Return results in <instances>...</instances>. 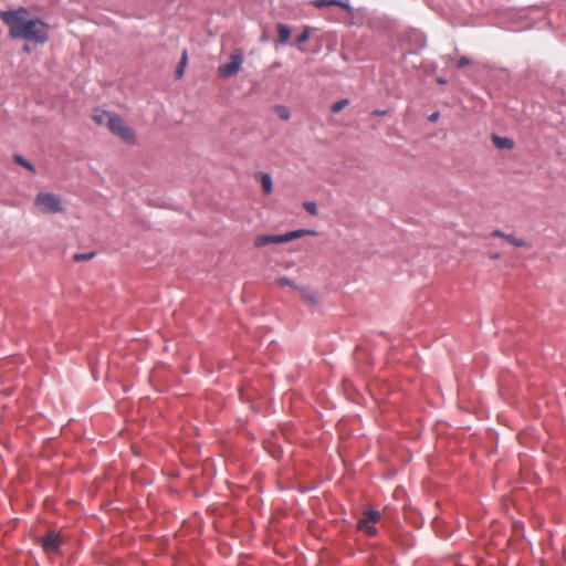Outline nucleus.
Listing matches in <instances>:
<instances>
[{
    "label": "nucleus",
    "mask_w": 566,
    "mask_h": 566,
    "mask_svg": "<svg viewBox=\"0 0 566 566\" xmlns=\"http://www.w3.org/2000/svg\"><path fill=\"white\" fill-rule=\"evenodd\" d=\"M0 19L9 28L12 39H21L34 44H44L49 40V24L31 15L27 8L0 11Z\"/></svg>",
    "instance_id": "nucleus-1"
},
{
    "label": "nucleus",
    "mask_w": 566,
    "mask_h": 566,
    "mask_svg": "<svg viewBox=\"0 0 566 566\" xmlns=\"http://www.w3.org/2000/svg\"><path fill=\"white\" fill-rule=\"evenodd\" d=\"M92 118L98 125H105L116 137L129 140L135 138L134 129L116 113L95 109Z\"/></svg>",
    "instance_id": "nucleus-2"
},
{
    "label": "nucleus",
    "mask_w": 566,
    "mask_h": 566,
    "mask_svg": "<svg viewBox=\"0 0 566 566\" xmlns=\"http://www.w3.org/2000/svg\"><path fill=\"white\" fill-rule=\"evenodd\" d=\"M317 232L310 229H298L283 234H261L254 239L253 245L262 248L269 244H281L306 235H316Z\"/></svg>",
    "instance_id": "nucleus-3"
},
{
    "label": "nucleus",
    "mask_w": 566,
    "mask_h": 566,
    "mask_svg": "<svg viewBox=\"0 0 566 566\" xmlns=\"http://www.w3.org/2000/svg\"><path fill=\"white\" fill-rule=\"evenodd\" d=\"M34 206L43 213L54 214L64 211L61 197L52 192H39L34 199Z\"/></svg>",
    "instance_id": "nucleus-4"
},
{
    "label": "nucleus",
    "mask_w": 566,
    "mask_h": 566,
    "mask_svg": "<svg viewBox=\"0 0 566 566\" xmlns=\"http://www.w3.org/2000/svg\"><path fill=\"white\" fill-rule=\"evenodd\" d=\"M242 62H243L242 54L240 52H233L229 56L228 62H226L224 64H221L218 67L219 75L224 78L235 75L240 70Z\"/></svg>",
    "instance_id": "nucleus-5"
},
{
    "label": "nucleus",
    "mask_w": 566,
    "mask_h": 566,
    "mask_svg": "<svg viewBox=\"0 0 566 566\" xmlns=\"http://www.w3.org/2000/svg\"><path fill=\"white\" fill-rule=\"evenodd\" d=\"M62 541L57 533L50 532L41 538V545L45 553H57L61 547Z\"/></svg>",
    "instance_id": "nucleus-6"
},
{
    "label": "nucleus",
    "mask_w": 566,
    "mask_h": 566,
    "mask_svg": "<svg viewBox=\"0 0 566 566\" xmlns=\"http://www.w3.org/2000/svg\"><path fill=\"white\" fill-rule=\"evenodd\" d=\"M491 235L495 237V238H502L507 243H510V244H512L514 247H517V248H527L528 247V243L524 239L516 238L515 235L505 233V232H503L501 230H494L491 233Z\"/></svg>",
    "instance_id": "nucleus-7"
},
{
    "label": "nucleus",
    "mask_w": 566,
    "mask_h": 566,
    "mask_svg": "<svg viewBox=\"0 0 566 566\" xmlns=\"http://www.w3.org/2000/svg\"><path fill=\"white\" fill-rule=\"evenodd\" d=\"M312 4L317 9L336 6L348 11L349 13H353L352 7L348 3L343 2L340 0H313Z\"/></svg>",
    "instance_id": "nucleus-8"
},
{
    "label": "nucleus",
    "mask_w": 566,
    "mask_h": 566,
    "mask_svg": "<svg viewBox=\"0 0 566 566\" xmlns=\"http://www.w3.org/2000/svg\"><path fill=\"white\" fill-rule=\"evenodd\" d=\"M357 527L368 536H375L377 534V528L366 517H363L358 521Z\"/></svg>",
    "instance_id": "nucleus-9"
},
{
    "label": "nucleus",
    "mask_w": 566,
    "mask_h": 566,
    "mask_svg": "<svg viewBox=\"0 0 566 566\" xmlns=\"http://www.w3.org/2000/svg\"><path fill=\"white\" fill-rule=\"evenodd\" d=\"M255 177L260 180L262 185L263 192L270 195L273 190L272 178L269 174L258 172Z\"/></svg>",
    "instance_id": "nucleus-10"
},
{
    "label": "nucleus",
    "mask_w": 566,
    "mask_h": 566,
    "mask_svg": "<svg viewBox=\"0 0 566 566\" xmlns=\"http://www.w3.org/2000/svg\"><path fill=\"white\" fill-rule=\"evenodd\" d=\"M276 31L279 34V42L285 43L291 36V29L283 23L276 24Z\"/></svg>",
    "instance_id": "nucleus-11"
},
{
    "label": "nucleus",
    "mask_w": 566,
    "mask_h": 566,
    "mask_svg": "<svg viewBox=\"0 0 566 566\" xmlns=\"http://www.w3.org/2000/svg\"><path fill=\"white\" fill-rule=\"evenodd\" d=\"M187 63H188V55H187V52L184 51L182 55H181V59H180V61H179V63H178V65L176 67V71H175V77L177 80H180L184 76Z\"/></svg>",
    "instance_id": "nucleus-12"
},
{
    "label": "nucleus",
    "mask_w": 566,
    "mask_h": 566,
    "mask_svg": "<svg viewBox=\"0 0 566 566\" xmlns=\"http://www.w3.org/2000/svg\"><path fill=\"white\" fill-rule=\"evenodd\" d=\"M13 160L18 165H20V166L24 167L25 169H28L30 172H32V174L35 172L34 165L32 163H30L28 159H25L23 156L15 154L13 156Z\"/></svg>",
    "instance_id": "nucleus-13"
},
{
    "label": "nucleus",
    "mask_w": 566,
    "mask_h": 566,
    "mask_svg": "<svg viewBox=\"0 0 566 566\" xmlns=\"http://www.w3.org/2000/svg\"><path fill=\"white\" fill-rule=\"evenodd\" d=\"M273 111L283 120H287L291 117L289 107L284 105H276L274 106Z\"/></svg>",
    "instance_id": "nucleus-14"
},
{
    "label": "nucleus",
    "mask_w": 566,
    "mask_h": 566,
    "mask_svg": "<svg viewBox=\"0 0 566 566\" xmlns=\"http://www.w3.org/2000/svg\"><path fill=\"white\" fill-rule=\"evenodd\" d=\"M369 522H371L373 524L377 523L380 521V513L376 510H367L365 512V516Z\"/></svg>",
    "instance_id": "nucleus-15"
},
{
    "label": "nucleus",
    "mask_w": 566,
    "mask_h": 566,
    "mask_svg": "<svg viewBox=\"0 0 566 566\" xmlns=\"http://www.w3.org/2000/svg\"><path fill=\"white\" fill-rule=\"evenodd\" d=\"M348 104H349V99H347V98L339 99L331 106V112L338 113L342 109H344Z\"/></svg>",
    "instance_id": "nucleus-16"
},
{
    "label": "nucleus",
    "mask_w": 566,
    "mask_h": 566,
    "mask_svg": "<svg viewBox=\"0 0 566 566\" xmlns=\"http://www.w3.org/2000/svg\"><path fill=\"white\" fill-rule=\"evenodd\" d=\"M94 255H95V253H94V252L76 253V254H74L73 260H74V261H76V262H81V261H88V260H91Z\"/></svg>",
    "instance_id": "nucleus-17"
},
{
    "label": "nucleus",
    "mask_w": 566,
    "mask_h": 566,
    "mask_svg": "<svg viewBox=\"0 0 566 566\" xmlns=\"http://www.w3.org/2000/svg\"><path fill=\"white\" fill-rule=\"evenodd\" d=\"M304 209L312 216H316L318 212L316 203L312 201L304 202Z\"/></svg>",
    "instance_id": "nucleus-18"
},
{
    "label": "nucleus",
    "mask_w": 566,
    "mask_h": 566,
    "mask_svg": "<svg viewBox=\"0 0 566 566\" xmlns=\"http://www.w3.org/2000/svg\"><path fill=\"white\" fill-rule=\"evenodd\" d=\"M310 39V29L305 28L304 31L296 36V43H305Z\"/></svg>",
    "instance_id": "nucleus-19"
},
{
    "label": "nucleus",
    "mask_w": 566,
    "mask_h": 566,
    "mask_svg": "<svg viewBox=\"0 0 566 566\" xmlns=\"http://www.w3.org/2000/svg\"><path fill=\"white\" fill-rule=\"evenodd\" d=\"M472 64V60L469 59L468 56H461L459 60H458V63H457V66L459 69H462L464 66H468V65H471Z\"/></svg>",
    "instance_id": "nucleus-20"
},
{
    "label": "nucleus",
    "mask_w": 566,
    "mask_h": 566,
    "mask_svg": "<svg viewBox=\"0 0 566 566\" xmlns=\"http://www.w3.org/2000/svg\"><path fill=\"white\" fill-rule=\"evenodd\" d=\"M279 284H280L281 286H293V283H292V282H291V280H290V279H287V277H281V279L279 280Z\"/></svg>",
    "instance_id": "nucleus-21"
},
{
    "label": "nucleus",
    "mask_w": 566,
    "mask_h": 566,
    "mask_svg": "<svg viewBox=\"0 0 566 566\" xmlns=\"http://www.w3.org/2000/svg\"><path fill=\"white\" fill-rule=\"evenodd\" d=\"M304 297H305L307 301L312 302V303H314V302H315V296H314V294H313L312 292H306V293H304Z\"/></svg>",
    "instance_id": "nucleus-22"
},
{
    "label": "nucleus",
    "mask_w": 566,
    "mask_h": 566,
    "mask_svg": "<svg viewBox=\"0 0 566 566\" xmlns=\"http://www.w3.org/2000/svg\"><path fill=\"white\" fill-rule=\"evenodd\" d=\"M492 142L497 143V142H510V140L507 138H502L496 135H492Z\"/></svg>",
    "instance_id": "nucleus-23"
},
{
    "label": "nucleus",
    "mask_w": 566,
    "mask_h": 566,
    "mask_svg": "<svg viewBox=\"0 0 566 566\" xmlns=\"http://www.w3.org/2000/svg\"><path fill=\"white\" fill-rule=\"evenodd\" d=\"M514 144H496V146L501 149H511Z\"/></svg>",
    "instance_id": "nucleus-24"
},
{
    "label": "nucleus",
    "mask_w": 566,
    "mask_h": 566,
    "mask_svg": "<svg viewBox=\"0 0 566 566\" xmlns=\"http://www.w3.org/2000/svg\"><path fill=\"white\" fill-rule=\"evenodd\" d=\"M439 118V113H433L429 116L430 122H436Z\"/></svg>",
    "instance_id": "nucleus-25"
},
{
    "label": "nucleus",
    "mask_w": 566,
    "mask_h": 566,
    "mask_svg": "<svg viewBox=\"0 0 566 566\" xmlns=\"http://www.w3.org/2000/svg\"><path fill=\"white\" fill-rule=\"evenodd\" d=\"M29 43H30V42H27V43L23 45V51H24V52H28V53H30V52H31V48H30Z\"/></svg>",
    "instance_id": "nucleus-26"
},
{
    "label": "nucleus",
    "mask_w": 566,
    "mask_h": 566,
    "mask_svg": "<svg viewBox=\"0 0 566 566\" xmlns=\"http://www.w3.org/2000/svg\"><path fill=\"white\" fill-rule=\"evenodd\" d=\"M385 114H387L386 111H374L373 112V115H385Z\"/></svg>",
    "instance_id": "nucleus-27"
},
{
    "label": "nucleus",
    "mask_w": 566,
    "mask_h": 566,
    "mask_svg": "<svg viewBox=\"0 0 566 566\" xmlns=\"http://www.w3.org/2000/svg\"><path fill=\"white\" fill-rule=\"evenodd\" d=\"M491 258H492V259H494V260H496V259H499V258H500V254H499V253H494Z\"/></svg>",
    "instance_id": "nucleus-28"
},
{
    "label": "nucleus",
    "mask_w": 566,
    "mask_h": 566,
    "mask_svg": "<svg viewBox=\"0 0 566 566\" xmlns=\"http://www.w3.org/2000/svg\"><path fill=\"white\" fill-rule=\"evenodd\" d=\"M438 82H439L440 84H444V83H446V81H444V80H442V78H439V80H438Z\"/></svg>",
    "instance_id": "nucleus-29"
}]
</instances>
